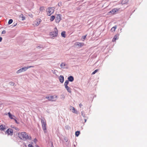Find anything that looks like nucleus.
Instances as JSON below:
<instances>
[{
  "mask_svg": "<svg viewBox=\"0 0 147 147\" xmlns=\"http://www.w3.org/2000/svg\"><path fill=\"white\" fill-rule=\"evenodd\" d=\"M18 136L20 139L24 140H31L32 138L30 135L25 132L18 133Z\"/></svg>",
  "mask_w": 147,
  "mask_h": 147,
  "instance_id": "f257e3e1",
  "label": "nucleus"
},
{
  "mask_svg": "<svg viewBox=\"0 0 147 147\" xmlns=\"http://www.w3.org/2000/svg\"><path fill=\"white\" fill-rule=\"evenodd\" d=\"M42 129L45 133L47 132V124L46 121L44 118L41 119Z\"/></svg>",
  "mask_w": 147,
  "mask_h": 147,
  "instance_id": "f03ea898",
  "label": "nucleus"
},
{
  "mask_svg": "<svg viewBox=\"0 0 147 147\" xmlns=\"http://www.w3.org/2000/svg\"><path fill=\"white\" fill-rule=\"evenodd\" d=\"M54 31L50 32L49 35L52 37H56L58 34V30L56 28H54Z\"/></svg>",
  "mask_w": 147,
  "mask_h": 147,
  "instance_id": "7ed1b4c3",
  "label": "nucleus"
},
{
  "mask_svg": "<svg viewBox=\"0 0 147 147\" xmlns=\"http://www.w3.org/2000/svg\"><path fill=\"white\" fill-rule=\"evenodd\" d=\"M54 11L53 7H49L46 10L47 14L48 16H50L53 13Z\"/></svg>",
  "mask_w": 147,
  "mask_h": 147,
  "instance_id": "20e7f679",
  "label": "nucleus"
},
{
  "mask_svg": "<svg viewBox=\"0 0 147 147\" xmlns=\"http://www.w3.org/2000/svg\"><path fill=\"white\" fill-rule=\"evenodd\" d=\"M69 83L68 81L66 80L64 83V86L67 91L69 93H71V88L67 86Z\"/></svg>",
  "mask_w": 147,
  "mask_h": 147,
  "instance_id": "39448f33",
  "label": "nucleus"
},
{
  "mask_svg": "<svg viewBox=\"0 0 147 147\" xmlns=\"http://www.w3.org/2000/svg\"><path fill=\"white\" fill-rule=\"evenodd\" d=\"M13 131L12 129L11 128L8 129L5 132V134H7L8 135L11 136L13 134Z\"/></svg>",
  "mask_w": 147,
  "mask_h": 147,
  "instance_id": "423d86ee",
  "label": "nucleus"
},
{
  "mask_svg": "<svg viewBox=\"0 0 147 147\" xmlns=\"http://www.w3.org/2000/svg\"><path fill=\"white\" fill-rule=\"evenodd\" d=\"M61 20V18L60 15L59 14L57 15V17L55 18V21L56 22L58 23Z\"/></svg>",
  "mask_w": 147,
  "mask_h": 147,
  "instance_id": "0eeeda50",
  "label": "nucleus"
},
{
  "mask_svg": "<svg viewBox=\"0 0 147 147\" xmlns=\"http://www.w3.org/2000/svg\"><path fill=\"white\" fill-rule=\"evenodd\" d=\"M6 126L3 125H0V130L1 131H5L6 129Z\"/></svg>",
  "mask_w": 147,
  "mask_h": 147,
  "instance_id": "6e6552de",
  "label": "nucleus"
},
{
  "mask_svg": "<svg viewBox=\"0 0 147 147\" xmlns=\"http://www.w3.org/2000/svg\"><path fill=\"white\" fill-rule=\"evenodd\" d=\"M34 67V66H28V67H24L21 68V69H22V70L23 71H25L26 70L29 68H30L31 67Z\"/></svg>",
  "mask_w": 147,
  "mask_h": 147,
  "instance_id": "1a4fd4ad",
  "label": "nucleus"
},
{
  "mask_svg": "<svg viewBox=\"0 0 147 147\" xmlns=\"http://www.w3.org/2000/svg\"><path fill=\"white\" fill-rule=\"evenodd\" d=\"M70 110L73 113H77V111L75 110V108L72 106L70 107Z\"/></svg>",
  "mask_w": 147,
  "mask_h": 147,
  "instance_id": "9d476101",
  "label": "nucleus"
},
{
  "mask_svg": "<svg viewBox=\"0 0 147 147\" xmlns=\"http://www.w3.org/2000/svg\"><path fill=\"white\" fill-rule=\"evenodd\" d=\"M57 98V96L56 95L51 96H50V99L49 101H55V100H54V97Z\"/></svg>",
  "mask_w": 147,
  "mask_h": 147,
  "instance_id": "9b49d317",
  "label": "nucleus"
},
{
  "mask_svg": "<svg viewBox=\"0 0 147 147\" xmlns=\"http://www.w3.org/2000/svg\"><path fill=\"white\" fill-rule=\"evenodd\" d=\"M59 80L60 81V82L61 83H63L64 82V77L63 76H60L59 78Z\"/></svg>",
  "mask_w": 147,
  "mask_h": 147,
  "instance_id": "f8f14e48",
  "label": "nucleus"
},
{
  "mask_svg": "<svg viewBox=\"0 0 147 147\" xmlns=\"http://www.w3.org/2000/svg\"><path fill=\"white\" fill-rule=\"evenodd\" d=\"M118 11V10L115 9H114L112 10L111 11H109V13H112L113 14H114L115 12Z\"/></svg>",
  "mask_w": 147,
  "mask_h": 147,
  "instance_id": "ddd939ff",
  "label": "nucleus"
},
{
  "mask_svg": "<svg viewBox=\"0 0 147 147\" xmlns=\"http://www.w3.org/2000/svg\"><path fill=\"white\" fill-rule=\"evenodd\" d=\"M68 81H69L70 82H72L74 81V77L71 76H70L68 77Z\"/></svg>",
  "mask_w": 147,
  "mask_h": 147,
  "instance_id": "4468645a",
  "label": "nucleus"
},
{
  "mask_svg": "<svg viewBox=\"0 0 147 147\" xmlns=\"http://www.w3.org/2000/svg\"><path fill=\"white\" fill-rule=\"evenodd\" d=\"M118 39V36L117 35H115L113 38L112 40V41L113 42H114L116 40H117Z\"/></svg>",
  "mask_w": 147,
  "mask_h": 147,
  "instance_id": "2eb2a0df",
  "label": "nucleus"
},
{
  "mask_svg": "<svg viewBox=\"0 0 147 147\" xmlns=\"http://www.w3.org/2000/svg\"><path fill=\"white\" fill-rule=\"evenodd\" d=\"M117 26H114L111 29V31L112 32H115V30L117 28Z\"/></svg>",
  "mask_w": 147,
  "mask_h": 147,
  "instance_id": "dca6fc26",
  "label": "nucleus"
},
{
  "mask_svg": "<svg viewBox=\"0 0 147 147\" xmlns=\"http://www.w3.org/2000/svg\"><path fill=\"white\" fill-rule=\"evenodd\" d=\"M8 115L9 117L11 119H14L13 118V117H15L14 115H12L9 112L8 113Z\"/></svg>",
  "mask_w": 147,
  "mask_h": 147,
  "instance_id": "f3484780",
  "label": "nucleus"
},
{
  "mask_svg": "<svg viewBox=\"0 0 147 147\" xmlns=\"http://www.w3.org/2000/svg\"><path fill=\"white\" fill-rule=\"evenodd\" d=\"M19 17L20 18H22V20H25V18L24 16L22 14H21L20 15Z\"/></svg>",
  "mask_w": 147,
  "mask_h": 147,
  "instance_id": "a211bd4d",
  "label": "nucleus"
},
{
  "mask_svg": "<svg viewBox=\"0 0 147 147\" xmlns=\"http://www.w3.org/2000/svg\"><path fill=\"white\" fill-rule=\"evenodd\" d=\"M65 31L62 32L61 33V36L64 38L65 37Z\"/></svg>",
  "mask_w": 147,
  "mask_h": 147,
  "instance_id": "6ab92c4d",
  "label": "nucleus"
},
{
  "mask_svg": "<svg viewBox=\"0 0 147 147\" xmlns=\"http://www.w3.org/2000/svg\"><path fill=\"white\" fill-rule=\"evenodd\" d=\"M65 66V64L63 63H62L60 65L61 67V68H64Z\"/></svg>",
  "mask_w": 147,
  "mask_h": 147,
  "instance_id": "aec40b11",
  "label": "nucleus"
},
{
  "mask_svg": "<svg viewBox=\"0 0 147 147\" xmlns=\"http://www.w3.org/2000/svg\"><path fill=\"white\" fill-rule=\"evenodd\" d=\"M84 45V44L83 43L81 42H78L77 43V45L78 46H80V47H81L83 46Z\"/></svg>",
  "mask_w": 147,
  "mask_h": 147,
  "instance_id": "412c9836",
  "label": "nucleus"
},
{
  "mask_svg": "<svg viewBox=\"0 0 147 147\" xmlns=\"http://www.w3.org/2000/svg\"><path fill=\"white\" fill-rule=\"evenodd\" d=\"M55 18V17L54 16H51L50 18V21L52 22L53 21L54 19Z\"/></svg>",
  "mask_w": 147,
  "mask_h": 147,
  "instance_id": "4be33fe9",
  "label": "nucleus"
},
{
  "mask_svg": "<svg viewBox=\"0 0 147 147\" xmlns=\"http://www.w3.org/2000/svg\"><path fill=\"white\" fill-rule=\"evenodd\" d=\"M80 134V132L79 131H76L75 132V135L76 136H78Z\"/></svg>",
  "mask_w": 147,
  "mask_h": 147,
  "instance_id": "5701e85b",
  "label": "nucleus"
},
{
  "mask_svg": "<svg viewBox=\"0 0 147 147\" xmlns=\"http://www.w3.org/2000/svg\"><path fill=\"white\" fill-rule=\"evenodd\" d=\"M23 71L22 70V69L21 68L19 70H18V71H17V72H16V73L17 74H18L19 73L22 72Z\"/></svg>",
  "mask_w": 147,
  "mask_h": 147,
  "instance_id": "b1692460",
  "label": "nucleus"
},
{
  "mask_svg": "<svg viewBox=\"0 0 147 147\" xmlns=\"http://www.w3.org/2000/svg\"><path fill=\"white\" fill-rule=\"evenodd\" d=\"M98 71V69H96L94 71L92 74V75H94Z\"/></svg>",
  "mask_w": 147,
  "mask_h": 147,
  "instance_id": "393cba45",
  "label": "nucleus"
},
{
  "mask_svg": "<svg viewBox=\"0 0 147 147\" xmlns=\"http://www.w3.org/2000/svg\"><path fill=\"white\" fill-rule=\"evenodd\" d=\"M13 20L12 19H10L9 20L8 23L9 24H11L13 22Z\"/></svg>",
  "mask_w": 147,
  "mask_h": 147,
  "instance_id": "a878e982",
  "label": "nucleus"
},
{
  "mask_svg": "<svg viewBox=\"0 0 147 147\" xmlns=\"http://www.w3.org/2000/svg\"><path fill=\"white\" fill-rule=\"evenodd\" d=\"M28 147H34L31 144H29L28 145Z\"/></svg>",
  "mask_w": 147,
  "mask_h": 147,
  "instance_id": "bb28decb",
  "label": "nucleus"
},
{
  "mask_svg": "<svg viewBox=\"0 0 147 147\" xmlns=\"http://www.w3.org/2000/svg\"><path fill=\"white\" fill-rule=\"evenodd\" d=\"M86 36H87V35H86L85 36H82V38H83L84 39V40L86 38Z\"/></svg>",
  "mask_w": 147,
  "mask_h": 147,
  "instance_id": "cd10ccee",
  "label": "nucleus"
},
{
  "mask_svg": "<svg viewBox=\"0 0 147 147\" xmlns=\"http://www.w3.org/2000/svg\"><path fill=\"white\" fill-rule=\"evenodd\" d=\"M46 98L48 99L49 100H49L50 99V96L46 97Z\"/></svg>",
  "mask_w": 147,
  "mask_h": 147,
  "instance_id": "c85d7f7f",
  "label": "nucleus"
},
{
  "mask_svg": "<svg viewBox=\"0 0 147 147\" xmlns=\"http://www.w3.org/2000/svg\"><path fill=\"white\" fill-rule=\"evenodd\" d=\"M6 33L5 30H3L2 32V34H5Z\"/></svg>",
  "mask_w": 147,
  "mask_h": 147,
  "instance_id": "c756f323",
  "label": "nucleus"
},
{
  "mask_svg": "<svg viewBox=\"0 0 147 147\" xmlns=\"http://www.w3.org/2000/svg\"><path fill=\"white\" fill-rule=\"evenodd\" d=\"M10 83L11 85H13L14 84V83L12 82H10Z\"/></svg>",
  "mask_w": 147,
  "mask_h": 147,
  "instance_id": "7c9ffc66",
  "label": "nucleus"
},
{
  "mask_svg": "<svg viewBox=\"0 0 147 147\" xmlns=\"http://www.w3.org/2000/svg\"><path fill=\"white\" fill-rule=\"evenodd\" d=\"M37 141V140L35 138L34 139V142H35V143H36V141Z\"/></svg>",
  "mask_w": 147,
  "mask_h": 147,
  "instance_id": "2f4dec72",
  "label": "nucleus"
},
{
  "mask_svg": "<svg viewBox=\"0 0 147 147\" xmlns=\"http://www.w3.org/2000/svg\"><path fill=\"white\" fill-rule=\"evenodd\" d=\"M13 128H14L15 129H16V130H19L18 128L16 127H13Z\"/></svg>",
  "mask_w": 147,
  "mask_h": 147,
  "instance_id": "473e14b6",
  "label": "nucleus"
},
{
  "mask_svg": "<svg viewBox=\"0 0 147 147\" xmlns=\"http://www.w3.org/2000/svg\"><path fill=\"white\" fill-rule=\"evenodd\" d=\"M13 119L15 120V121L16 123H18V122H17V120L16 119Z\"/></svg>",
  "mask_w": 147,
  "mask_h": 147,
  "instance_id": "72a5a7b5",
  "label": "nucleus"
},
{
  "mask_svg": "<svg viewBox=\"0 0 147 147\" xmlns=\"http://www.w3.org/2000/svg\"><path fill=\"white\" fill-rule=\"evenodd\" d=\"M82 106V104H81V103L80 104H79V106H80V107H81Z\"/></svg>",
  "mask_w": 147,
  "mask_h": 147,
  "instance_id": "f704fd0d",
  "label": "nucleus"
},
{
  "mask_svg": "<svg viewBox=\"0 0 147 147\" xmlns=\"http://www.w3.org/2000/svg\"><path fill=\"white\" fill-rule=\"evenodd\" d=\"M17 24V23H16L13 26V27H15L16 26Z\"/></svg>",
  "mask_w": 147,
  "mask_h": 147,
  "instance_id": "c9c22d12",
  "label": "nucleus"
},
{
  "mask_svg": "<svg viewBox=\"0 0 147 147\" xmlns=\"http://www.w3.org/2000/svg\"><path fill=\"white\" fill-rule=\"evenodd\" d=\"M2 38L0 37V42H1L2 40Z\"/></svg>",
  "mask_w": 147,
  "mask_h": 147,
  "instance_id": "e433bc0d",
  "label": "nucleus"
},
{
  "mask_svg": "<svg viewBox=\"0 0 147 147\" xmlns=\"http://www.w3.org/2000/svg\"><path fill=\"white\" fill-rule=\"evenodd\" d=\"M39 23H38V22H37L36 24V25L37 26H38L39 24Z\"/></svg>",
  "mask_w": 147,
  "mask_h": 147,
  "instance_id": "4c0bfd02",
  "label": "nucleus"
},
{
  "mask_svg": "<svg viewBox=\"0 0 147 147\" xmlns=\"http://www.w3.org/2000/svg\"><path fill=\"white\" fill-rule=\"evenodd\" d=\"M36 147H39V146H38L37 145V146H36Z\"/></svg>",
  "mask_w": 147,
  "mask_h": 147,
  "instance_id": "58836bf2",
  "label": "nucleus"
},
{
  "mask_svg": "<svg viewBox=\"0 0 147 147\" xmlns=\"http://www.w3.org/2000/svg\"><path fill=\"white\" fill-rule=\"evenodd\" d=\"M86 119H85V122H86Z\"/></svg>",
  "mask_w": 147,
  "mask_h": 147,
  "instance_id": "ea45409f",
  "label": "nucleus"
},
{
  "mask_svg": "<svg viewBox=\"0 0 147 147\" xmlns=\"http://www.w3.org/2000/svg\"><path fill=\"white\" fill-rule=\"evenodd\" d=\"M65 140L66 141V142L67 141V139H65Z\"/></svg>",
  "mask_w": 147,
  "mask_h": 147,
  "instance_id": "a19ab883",
  "label": "nucleus"
}]
</instances>
